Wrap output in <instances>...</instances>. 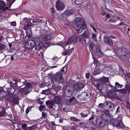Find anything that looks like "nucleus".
Listing matches in <instances>:
<instances>
[{
  "mask_svg": "<svg viewBox=\"0 0 130 130\" xmlns=\"http://www.w3.org/2000/svg\"><path fill=\"white\" fill-rule=\"evenodd\" d=\"M74 27L78 33L82 32L83 29L86 28L84 20L80 17L76 18L74 21Z\"/></svg>",
  "mask_w": 130,
  "mask_h": 130,
  "instance_id": "obj_1",
  "label": "nucleus"
},
{
  "mask_svg": "<svg viewBox=\"0 0 130 130\" xmlns=\"http://www.w3.org/2000/svg\"><path fill=\"white\" fill-rule=\"evenodd\" d=\"M66 71L65 67H64L62 69H61V71L56 73L54 75V77L52 81H57L58 82L62 83L64 81V79L62 76L63 73H65Z\"/></svg>",
  "mask_w": 130,
  "mask_h": 130,
  "instance_id": "obj_2",
  "label": "nucleus"
},
{
  "mask_svg": "<svg viewBox=\"0 0 130 130\" xmlns=\"http://www.w3.org/2000/svg\"><path fill=\"white\" fill-rule=\"evenodd\" d=\"M90 46L95 55L98 57H100L103 55V53L100 51L99 47L98 45H95L93 43L90 44Z\"/></svg>",
  "mask_w": 130,
  "mask_h": 130,
  "instance_id": "obj_3",
  "label": "nucleus"
},
{
  "mask_svg": "<svg viewBox=\"0 0 130 130\" xmlns=\"http://www.w3.org/2000/svg\"><path fill=\"white\" fill-rule=\"evenodd\" d=\"M102 117L103 120L106 122H110L111 118L108 115L109 113V111L108 109H104L102 111Z\"/></svg>",
  "mask_w": 130,
  "mask_h": 130,
  "instance_id": "obj_4",
  "label": "nucleus"
},
{
  "mask_svg": "<svg viewBox=\"0 0 130 130\" xmlns=\"http://www.w3.org/2000/svg\"><path fill=\"white\" fill-rule=\"evenodd\" d=\"M111 124L113 126L117 127L118 129L122 128L124 127L122 122L120 121L115 120L114 119H112L110 121Z\"/></svg>",
  "mask_w": 130,
  "mask_h": 130,
  "instance_id": "obj_5",
  "label": "nucleus"
},
{
  "mask_svg": "<svg viewBox=\"0 0 130 130\" xmlns=\"http://www.w3.org/2000/svg\"><path fill=\"white\" fill-rule=\"evenodd\" d=\"M101 81L103 83H107L106 85H109V87L111 88V90L113 92H116L117 91L118 89L115 88L114 87H112V86L110 84L109 82L108 77H106L104 76L101 78Z\"/></svg>",
  "mask_w": 130,
  "mask_h": 130,
  "instance_id": "obj_6",
  "label": "nucleus"
},
{
  "mask_svg": "<svg viewBox=\"0 0 130 130\" xmlns=\"http://www.w3.org/2000/svg\"><path fill=\"white\" fill-rule=\"evenodd\" d=\"M56 7L57 10H62L65 7L64 4L60 0L57 1L56 2Z\"/></svg>",
  "mask_w": 130,
  "mask_h": 130,
  "instance_id": "obj_7",
  "label": "nucleus"
},
{
  "mask_svg": "<svg viewBox=\"0 0 130 130\" xmlns=\"http://www.w3.org/2000/svg\"><path fill=\"white\" fill-rule=\"evenodd\" d=\"M91 96V94L89 93L82 92L81 94L78 96V97L81 99H89Z\"/></svg>",
  "mask_w": 130,
  "mask_h": 130,
  "instance_id": "obj_8",
  "label": "nucleus"
},
{
  "mask_svg": "<svg viewBox=\"0 0 130 130\" xmlns=\"http://www.w3.org/2000/svg\"><path fill=\"white\" fill-rule=\"evenodd\" d=\"M103 41L106 44L111 46L112 45V41L109 37L105 35L104 36Z\"/></svg>",
  "mask_w": 130,
  "mask_h": 130,
  "instance_id": "obj_9",
  "label": "nucleus"
},
{
  "mask_svg": "<svg viewBox=\"0 0 130 130\" xmlns=\"http://www.w3.org/2000/svg\"><path fill=\"white\" fill-rule=\"evenodd\" d=\"M84 86L82 84H77L74 85L73 88L74 90L79 91L83 88Z\"/></svg>",
  "mask_w": 130,
  "mask_h": 130,
  "instance_id": "obj_10",
  "label": "nucleus"
},
{
  "mask_svg": "<svg viewBox=\"0 0 130 130\" xmlns=\"http://www.w3.org/2000/svg\"><path fill=\"white\" fill-rule=\"evenodd\" d=\"M19 91L22 93L24 95H26L31 91V90L28 89L27 87H25L23 88H21Z\"/></svg>",
  "mask_w": 130,
  "mask_h": 130,
  "instance_id": "obj_11",
  "label": "nucleus"
},
{
  "mask_svg": "<svg viewBox=\"0 0 130 130\" xmlns=\"http://www.w3.org/2000/svg\"><path fill=\"white\" fill-rule=\"evenodd\" d=\"M93 85L99 89H101L103 87L102 84L100 82L97 80H95L93 82Z\"/></svg>",
  "mask_w": 130,
  "mask_h": 130,
  "instance_id": "obj_12",
  "label": "nucleus"
},
{
  "mask_svg": "<svg viewBox=\"0 0 130 130\" xmlns=\"http://www.w3.org/2000/svg\"><path fill=\"white\" fill-rule=\"evenodd\" d=\"M45 104L47 105L48 106L49 108L50 109L52 108L54 105V102L51 100L47 101Z\"/></svg>",
  "mask_w": 130,
  "mask_h": 130,
  "instance_id": "obj_13",
  "label": "nucleus"
},
{
  "mask_svg": "<svg viewBox=\"0 0 130 130\" xmlns=\"http://www.w3.org/2000/svg\"><path fill=\"white\" fill-rule=\"evenodd\" d=\"M31 41L29 40L25 44V48L28 49H31L33 48V45L30 42Z\"/></svg>",
  "mask_w": 130,
  "mask_h": 130,
  "instance_id": "obj_14",
  "label": "nucleus"
},
{
  "mask_svg": "<svg viewBox=\"0 0 130 130\" xmlns=\"http://www.w3.org/2000/svg\"><path fill=\"white\" fill-rule=\"evenodd\" d=\"M54 101L55 103L57 104H59L61 103L62 100L60 96H57L54 97Z\"/></svg>",
  "mask_w": 130,
  "mask_h": 130,
  "instance_id": "obj_15",
  "label": "nucleus"
},
{
  "mask_svg": "<svg viewBox=\"0 0 130 130\" xmlns=\"http://www.w3.org/2000/svg\"><path fill=\"white\" fill-rule=\"evenodd\" d=\"M77 41L81 42V44L85 46L87 45V43L86 42V40L80 38L78 36L77 37Z\"/></svg>",
  "mask_w": 130,
  "mask_h": 130,
  "instance_id": "obj_16",
  "label": "nucleus"
},
{
  "mask_svg": "<svg viewBox=\"0 0 130 130\" xmlns=\"http://www.w3.org/2000/svg\"><path fill=\"white\" fill-rule=\"evenodd\" d=\"M51 38V36L50 35H46L43 36L42 38V40L44 41L50 40Z\"/></svg>",
  "mask_w": 130,
  "mask_h": 130,
  "instance_id": "obj_17",
  "label": "nucleus"
},
{
  "mask_svg": "<svg viewBox=\"0 0 130 130\" xmlns=\"http://www.w3.org/2000/svg\"><path fill=\"white\" fill-rule=\"evenodd\" d=\"M130 55V51L129 50H127L126 49L123 48L122 55L127 57H129Z\"/></svg>",
  "mask_w": 130,
  "mask_h": 130,
  "instance_id": "obj_18",
  "label": "nucleus"
},
{
  "mask_svg": "<svg viewBox=\"0 0 130 130\" xmlns=\"http://www.w3.org/2000/svg\"><path fill=\"white\" fill-rule=\"evenodd\" d=\"M106 106H108L109 108L110 109L112 107L114 109H115V106L113 104L110 102L106 101L105 103Z\"/></svg>",
  "mask_w": 130,
  "mask_h": 130,
  "instance_id": "obj_19",
  "label": "nucleus"
},
{
  "mask_svg": "<svg viewBox=\"0 0 130 130\" xmlns=\"http://www.w3.org/2000/svg\"><path fill=\"white\" fill-rule=\"evenodd\" d=\"M34 41V44H40V43H42V41L39 37L35 38Z\"/></svg>",
  "mask_w": 130,
  "mask_h": 130,
  "instance_id": "obj_20",
  "label": "nucleus"
},
{
  "mask_svg": "<svg viewBox=\"0 0 130 130\" xmlns=\"http://www.w3.org/2000/svg\"><path fill=\"white\" fill-rule=\"evenodd\" d=\"M5 5V4L4 1H0V9L2 10L3 11H4L5 10V9H4Z\"/></svg>",
  "mask_w": 130,
  "mask_h": 130,
  "instance_id": "obj_21",
  "label": "nucleus"
},
{
  "mask_svg": "<svg viewBox=\"0 0 130 130\" xmlns=\"http://www.w3.org/2000/svg\"><path fill=\"white\" fill-rule=\"evenodd\" d=\"M15 91V89L14 88H10L8 89L7 91L8 93L9 94H13Z\"/></svg>",
  "mask_w": 130,
  "mask_h": 130,
  "instance_id": "obj_22",
  "label": "nucleus"
},
{
  "mask_svg": "<svg viewBox=\"0 0 130 130\" xmlns=\"http://www.w3.org/2000/svg\"><path fill=\"white\" fill-rule=\"evenodd\" d=\"M35 46H34L36 50H38L40 49L43 46V43H40L39 44H35Z\"/></svg>",
  "mask_w": 130,
  "mask_h": 130,
  "instance_id": "obj_23",
  "label": "nucleus"
},
{
  "mask_svg": "<svg viewBox=\"0 0 130 130\" xmlns=\"http://www.w3.org/2000/svg\"><path fill=\"white\" fill-rule=\"evenodd\" d=\"M72 51L70 50H68V51L64 50L62 52V54L63 55H70Z\"/></svg>",
  "mask_w": 130,
  "mask_h": 130,
  "instance_id": "obj_24",
  "label": "nucleus"
},
{
  "mask_svg": "<svg viewBox=\"0 0 130 130\" xmlns=\"http://www.w3.org/2000/svg\"><path fill=\"white\" fill-rule=\"evenodd\" d=\"M89 33L88 31H85L82 34V36L86 38H88L89 36Z\"/></svg>",
  "mask_w": 130,
  "mask_h": 130,
  "instance_id": "obj_25",
  "label": "nucleus"
},
{
  "mask_svg": "<svg viewBox=\"0 0 130 130\" xmlns=\"http://www.w3.org/2000/svg\"><path fill=\"white\" fill-rule=\"evenodd\" d=\"M73 11L72 9L67 10L65 11V13L67 15H69L73 13Z\"/></svg>",
  "mask_w": 130,
  "mask_h": 130,
  "instance_id": "obj_26",
  "label": "nucleus"
},
{
  "mask_svg": "<svg viewBox=\"0 0 130 130\" xmlns=\"http://www.w3.org/2000/svg\"><path fill=\"white\" fill-rule=\"evenodd\" d=\"M101 70L100 69V68H96V69L94 71L93 74L94 75H95L99 74L101 72Z\"/></svg>",
  "mask_w": 130,
  "mask_h": 130,
  "instance_id": "obj_27",
  "label": "nucleus"
},
{
  "mask_svg": "<svg viewBox=\"0 0 130 130\" xmlns=\"http://www.w3.org/2000/svg\"><path fill=\"white\" fill-rule=\"evenodd\" d=\"M41 93L42 94L48 95L50 94V91L49 89H48L45 90H43Z\"/></svg>",
  "mask_w": 130,
  "mask_h": 130,
  "instance_id": "obj_28",
  "label": "nucleus"
},
{
  "mask_svg": "<svg viewBox=\"0 0 130 130\" xmlns=\"http://www.w3.org/2000/svg\"><path fill=\"white\" fill-rule=\"evenodd\" d=\"M2 110L0 111V117H2L6 115V112L5 110L4 109L3 107H2Z\"/></svg>",
  "mask_w": 130,
  "mask_h": 130,
  "instance_id": "obj_29",
  "label": "nucleus"
},
{
  "mask_svg": "<svg viewBox=\"0 0 130 130\" xmlns=\"http://www.w3.org/2000/svg\"><path fill=\"white\" fill-rule=\"evenodd\" d=\"M33 25V24L31 23L30 21H28L27 22V25H25L24 26V29L25 30L27 29V27L30 26H31Z\"/></svg>",
  "mask_w": 130,
  "mask_h": 130,
  "instance_id": "obj_30",
  "label": "nucleus"
},
{
  "mask_svg": "<svg viewBox=\"0 0 130 130\" xmlns=\"http://www.w3.org/2000/svg\"><path fill=\"white\" fill-rule=\"evenodd\" d=\"M25 87H27L28 89L30 90V88H31L32 87V84L30 83H27L26 84Z\"/></svg>",
  "mask_w": 130,
  "mask_h": 130,
  "instance_id": "obj_31",
  "label": "nucleus"
},
{
  "mask_svg": "<svg viewBox=\"0 0 130 130\" xmlns=\"http://www.w3.org/2000/svg\"><path fill=\"white\" fill-rule=\"evenodd\" d=\"M71 91L69 89H66L65 90L66 95L67 96L69 97L70 94H71Z\"/></svg>",
  "mask_w": 130,
  "mask_h": 130,
  "instance_id": "obj_32",
  "label": "nucleus"
},
{
  "mask_svg": "<svg viewBox=\"0 0 130 130\" xmlns=\"http://www.w3.org/2000/svg\"><path fill=\"white\" fill-rule=\"evenodd\" d=\"M12 102L14 104L18 105L19 104L18 100L17 98H14L12 99Z\"/></svg>",
  "mask_w": 130,
  "mask_h": 130,
  "instance_id": "obj_33",
  "label": "nucleus"
},
{
  "mask_svg": "<svg viewBox=\"0 0 130 130\" xmlns=\"http://www.w3.org/2000/svg\"><path fill=\"white\" fill-rule=\"evenodd\" d=\"M74 40V38L72 37H71L69 39L67 43L66 44L67 45L73 42Z\"/></svg>",
  "mask_w": 130,
  "mask_h": 130,
  "instance_id": "obj_34",
  "label": "nucleus"
},
{
  "mask_svg": "<svg viewBox=\"0 0 130 130\" xmlns=\"http://www.w3.org/2000/svg\"><path fill=\"white\" fill-rule=\"evenodd\" d=\"M115 86L116 88H121L123 87V85L120 84L119 83L116 82L115 83Z\"/></svg>",
  "mask_w": 130,
  "mask_h": 130,
  "instance_id": "obj_35",
  "label": "nucleus"
},
{
  "mask_svg": "<svg viewBox=\"0 0 130 130\" xmlns=\"http://www.w3.org/2000/svg\"><path fill=\"white\" fill-rule=\"evenodd\" d=\"M42 21V20L40 19H36L33 20L32 21V22L34 23H37L41 22Z\"/></svg>",
  "mask_w": 130,
  "mask_h": 130,
  "instance_id": "obj_36",
  "label": "nucleus"
},
{
  "mask_svg": "<svg viewBox=\"0 0 130 130\" xmlns=\"http://www.w3.org/2000/svg\"><path fill=\"white\" fill-rule=\"evenodd\" d=\"M15 0H12L11 1L8 2L7 4L8 7H10L14 3Z\"/></svg>",
  "mask_w": 130,
  "mask_h": 130,
  "instance_id": "obj_37",
  "label": "nucleus"
},
{
  "mask_svg": "<svg viewBox=\"0 0 130 130\" xmlns=\"http://www.w3.org/2000/svg\"><path fill=\"white\" fill-rule=\"evenodd\" d=\"M75 3L77 5L81 4L83 3L82 0H76L75 1Z\"/></svg>",
  "mask_w": 130,
  "mask_h": 130,
  "instance_id": "obj_38",
  "label": "nucleus"
},
{
  "mask_svg": "<svg viewBox=\"0 0 130 130\" xmlns=\"http://www.w3.org/2000/svg\"><path fill=\"white\" fill-rule=\"evenodd\" d=\"M123 48H120L117 51V53L121 55H122Z\"/></svg>",
  "mask_w": 130,
  "mask_h": 130,
  "instance_id": "obj_39",
  "label": "nucleus"
},
{
  "mask_svg": "<svg viewBox=\"0 0 130 130\" xmlns=\"http://www.w3.org/2000/svg\"><path fill=\"white\" fill-rule=\"evenodd\" d=\"M6 45L5 44L0 43V51L4 49L5 48Z\"/></svg>",
  "mask_w": 130,
  "mask_h": 130,
  "instance_id": "obj_40",
  "label": "nucleus"
},
{
  "mask_svg": "<svg viewBox=\"0 0 130 130\" xmlns=\"http://www.w3.org/2000/svg\"><path fill=\"white\" fill-rule=\"evenodd\" d=\"M99 125L101 127H103L104 125L105 124L102 121H100L99 122Z\"/></svg>",
  "mask_w": 130,
  "mask_h": 130,
  "instance_id": "obj_41",
  "label": "nucleus"
},
{
  "mask_svg": "<svg viewBox=\"0 0 130 130\" xmlns=\"http://www.w3.org/2000/svg\"><path fill=\"white\" fill-rule=\"evenodd\" d=\"M31 130H34L37 127V125H34L33 126H30Z\"/></svg>",
  "mask_w": 130,
  "mask_h": 130,
  "instance_id": "obj_42",
  "label": "nucleus"
},
{
  "mask_svg": "<svg viewBox=\"0 0 130 130\" xmlns=\"http://www.w3.org/2000/svg\"><path fill=\"white\" fill-rule=\"evenodd\" d=\"M84 6L86 7H88L89 6L90 4L88 2H85L84 3Z\"/></svg>",
  "mask_w": 130,
  "mask_h": 130,
  "instance_id": "obj_43",
  "label": "nucleus"
},
{
  "mask_svg": "<svg viewBox=\"0 0 130 130\" xmlns=\"http://www.w3.org/2000/svg\"><path fill=\"white\" fill-rule=\"evenodd\" d=\"M105 104L100 103V104L98 105V106L100 108H103L105 107L106 105H105Z\"/></svg>",
  "mask_w": 130,
  "mask_h": 130,
  "instance_id": "obj_44",
  "label": "nucleus"
},
{
  "mask_svg": "<svg viewBox=\"0 0 130 130\" xmlns=\"http://www.w3.org/2000/svg\"><path fill=\"white\" fill-rule=\"evenodd\" d=\"M125 88L128 91H130V86L128 85H125Z\"/></svg>",
  "mask_w": 130,
  "mask_h": 130,
  "instance_id": "obj_45",
  "label": "nucleus"
},
{
  "mask_svg": "<svg viewBox=\"0 0 130 130\" xmlns=\"http://www.w3.org/2000/svg\"><path fill=\"white\" fill-rule=\"evenodd\" d=\"M124 74L123 70L122 69H121L119 70V74L121 76L123 75Z\"/></svg>",
  "mask_w": 130,
  "mask_h": 130,
  "instance_id": "obj_46",
  "label": "nucleus"
},
{
  "mask_svg": "<svg viewBox=\"0 0 130 130\" xmlns=\"http://www.w3.org/2000/svg\"><path fill=\"white\" fill-rule=\"evenodd\" d=\"M92 38L94 40H95L96 38V35L95 34H93L92 36Z\"/></svg>",
  "mask_w": 130,
  "mask_h": 130,
  "instance_id": "obj_47",
  "label": "nucleus"
},
{
  "mask_svg": "<svg viewBox=\"0 0 130 130\" xmlns=\"http://www.w3.org/2000/svg\"><path fill=\"white\" fill-rule=\"evenodd\" d=\"M50 12L52 13H54L55 12V10L53 7H51L50 8Z\"/></svg>",
  "mask_w": 130,
  "mask_h": 130,
  "instance_id": "obj_48",
  "label": "nucleus"
},
{
  "mask_svg": "<svg viewBox=\"0 0 130 130\" xmlns=\"http://www.w3.org/2000/svg\"><path fill=\"white\" fill-rule=\"evenodd\" d=\"M120 92L123 93H126L127 92V91L125 89H122L120 90Z\"/></svg>",
  "mask_w": 130,
  "mask_h": 130,
  "instance_id": "obj_49",
  "label": "nucleus"
},
{
  "mask_svg": "<svg viewBox=\"0 0 130 130\" xmlns=\"http://www.w3.org/2000/svg\"><path fill=\"white\" fill-rule=\"evenodd\" d=\"M46 113L42 112V116L41 117V118H42L45 117H46Z\"/></svg>",
  "mask_w": 130,
  "mask_h": 130,
  "instance_id": "obj_50",
  "label": "nucleus"
},
{
  "mask_svg": "<svg viewBox=\"0 0 130 130\" xmlns=\"http://www.w3.org/2000/svg\"><path fill=\"white\" fill-rule=\"evenodd\" d=\"M58 58L57 57L54 56V57L52 59L53 60V61H56L58 59Z\"/></svg>",
  "mask_w": 130,
  "mask_h": 130,
  "instance_id": "obj_51",
  "label": "nucleus"
},
{
  "mask_svg": "<svg viewBox=\"0 0 130 130\" xmlns=\"http://www.w3.org/2000/svg\"><path fill=\"white\" fill-rule=\"evenodd\" d=\"M23 22L24 23V24H25L27 22L28 19L26 18H25L23 19Z\"/></svg>",
  "mask_w": 130,
  "mask_h": 130,
  "instance_id": "obj_52",
  "label": "nucleus"
},
{
  "mask_svg": "<svg viewBox=\"0 0 130 130\" xmlns=\"http://www.w3.org/2000/svg\"><path fill=\"white\" fill-rule=\"evenodd\" d=\"M11 25L12 26H15L16 25V23L15 22H11Z\"/></svg>",
  "mask_w": 130,
  "mask_h": 130,
  "instance_id": "obj_53",
  "label": "nucleus"
},
{
  "mask_svg": "<svg viewBox=\"0 0 130 130\" xmlns=\"http://www.w3.org/2000/svg\"><path fill=\"white\" fill-rule=\"evenodd\" d=\"M45 107V106L44 105H40V110L41 111V110L43 109Z\"/></svg>",
  "mask_w": 130,
  "mask_h": 130,
  "instance_id": "obj_54",
  "label": "nucleus"
},
{
  "mask_svg": "<svg viewBox=\"0 0 130 130\" xmlns=\"http://www.w3.org/2000/svg\"><path fill=\"white\" fill-rule=\"evenodd\" d=\"M88 114L85 115L83 113H81V116L82 117H86L87 116Z\"/></svg>",
  "mask_w": 130,
  "mask_h": 130,
  "instance_id": "obj_55",
  "label": "nucleus"
},
{
  "mask_svg": "<svg viewBox=\"0 0 130 130\" xmlns=\"http://www.w3.org/2000/svg\"><path fill=\"white\" fill-rule=\"evenodd\" d=\"M27 126V125L26 124H23L21 126L22 128H23V129H25V128H26V127Z\"/></svg>",
  "mask_w": 130,
  "mask_h": 130,
  "instance_id": "obj_56",
  "label": "nucleus"
},
{
  "mask_svg": "<svg viewBox=\"0 0 130 130\" xmlns=\"http://www.w3.org/2000/svg\"><path fill=\"white\" fill-rule=\"evenodd\" d=\"M107 95L111 97L113 95V93L111 92H109L107 93Z\"/></svg>",
  "mask_w": 130,
  "mask_h": 130,
  "instance_id": "obj_57",
  "label": "nucleus"
},
{
  "mask_svg": "<svg viewBox=\"0 0 130 130\" xmlns=\"http://www.w3.org/2000/svg\"><path fill=\"white\" fill-rule=\"evenodd\" d=\"M30 109V107H28L27 109L26 110V113H27L29 111V110Z\"/></svg>",
  "mask_w": 130,
  "mask_h": 130,
  "instance_id": "obj_58",
  "label": "nucleus"
},
{
  "mask_svg": "<svg viewBox=\"0 0 130 130\" xmlns=\"http://www.w3.org/2000/svg\"><path fill=\"white\" fill-rule=\"evenodd\" d=\"M109 21L111 22H116V21L115 20L111 18L109 20Z\"/></svg>",
  "mask_w": 130,
  "mask_h": 130,
  "instance_id": "obj_59",
  "label": "nucleus"
},
{
  "mask_svg": "<svg viewBox=\"0 0 130 130\" xmlns=\"http://www.w3.org/2000/svg\"><path fill=\"white\" fill-rule=\"evenodd\" d=\"M89 73H87L86 74V77L87 78H89Z\"/></svg>",
  "mask_w": 130,
  "mask_h": 130,
  "instance_id": "obj_60",
  "label": "nucleus"
},
{
  "mask_svg": "<svg viewBox=\"0 0 130 130\" xmlns=\"http://www.w3.org/2000/svg\"><path fill=\"white\" fill-rule=\"evenodd\" d=\"M73 119H74L73 120L75 122H77L78 121V119L76 118H75V117H73L72 118Z\"/></svg>",
  "mask_w": 130,
  "mask_h": 130,
  "instance_id": "obj_61",
  "label": "nucleus"
},
{
  "mask_svg": "<svg viewBox=\"0 0 130 130\" xmlns=\"http://www.w3.org/2000/svg\"><path fill=\"white\" fill-rule=\"evenodd\" d=\"M4 95H3V96H2L3 97H5L6 96V92H5V93L4 92H2L1 93V94L2 95H3V94H4Z\"/></svg>",
  "mask_w": 130,
  "mask_h": 130,
  "instance_id": "obj_62",
  "label": "nucleus"
},
{
  "mask_svg": "<svg viewBox=\"0 0 130 130\" xmlns=\"http://www.w3.org/2000/svg\"><path fill=\"white\" fill-rule=\"evenodd\" d=\"M120 109V107L119 106H118L117 108L116 113H117V112H119V110Z\"/></svg>",
  "mask_w": 130,
  "mask_h": 130,
  "instance_id": "obj_63",
  "label": "nucleus"
},
{
  "mask_svg": "<svg viewBox=\"0 0 130 130\" xmlns=\"http://www.w3.org/2000/svg\"><path fill=\"white\" fill-rule=\"evenodd\" d=\"M25 129V130H31L30 127H26Z\"/></svg>",
  "mask_w": 130,
  "mask_h": 130,
  "instance_id": "obj_64",
  "label": "nucleus"
}]
</instances>
